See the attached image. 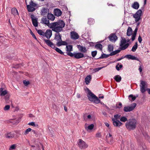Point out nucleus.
I'll use <instances>...</instances> for the list:
<instances>
[{"label": "nucleus", "instance_id": "nucleus-1", "mask_svg": "<svg viewBox=\"0 0 150 150\" xmlns=\"http://www.w3.org/2000/svg\"><path fill=\"white\" fill-rule=\"evenodd\" d=\"M65 26V23L64 22L61 21V23L58 24L57 26H56L52 29V30L56 32L55 34L54 39L58 42L62 41V36L59 33V32L63 30V28Z\"/></svg>", "mask_w": 150, "mask_h": 150}, {"label": "nucleus", "instance_id": "nucleus-2", "mask_svg": "<svg viewBox=\"0 0 150 150\" xmlns=\"http://www.w3.org/2000/svg\"><path fill=\"white\" fill-rule=\"evenodd\" d=\"M41 21L43 23L47 25L50 28L52 29L56 26H58V24L61 23V21H63L61 20H59L56 22L50 23L49 19L48 18H47L46 17L42 18Z\"/></svg>", "mask_w": 150, "mask_h": 150}, {"label": "nucleus", "instance_id": "nucleus-3", "mask_svg": "<svg viewBox=\"0 0 150 150\" xmlns=\"http://www.w3.org/2000/svg\"><path fill=\"white\" fill-rule=\"evenodd\" d=\"M137 121L135 119L129 120L126 122L125 126L126 128L129 130L134 129L136 127Z\"/></svg>", "mask_w": 150, "mask_h": 150}, {"label": "nucleus", "instance_id": "nucleus-4", "mask_svg": "<svg viewBox=\"0 0 150 150\" xmlns=\"http://www.w3.org/2000/svg\"><path fill=\"white\" fill-rule=\"evenodd\" d=\"M88 97L89 100L94 103L98 104L100 103V100L99 98L90 91L89 90L88 93Z\"/></svg>", "mask_w": 150, "mask_h": 150}, {"label": "nucleus", "instance_id": "nucleus-5", "mask_svg": "<svg viewBox=\"0 0 150 150\" xmlns=\"http://www.w3.org/2000/svg\"><path fill=\"white\" fill-rule=\"evenodd\" d=\"M127 42V40L124 38H122L120 42V47L119 48L121 50H124L127 49L129 46V43H127L125 44Z\"/></svg>", "mask_w": 150, "mask_h": 150}, {"label": "nucleus", "instance_id": "nucleus-6", "mask_svg": "<svg viewBox=\"0 0 150 150\" xmlns=\"http://www.w3.org/2000/svg\"><path fill=\"white\" fill-rule=\"evenodd\" d=\"M142 14V11L141 10L139 9L135 14L133 15V17L135 18L136 22H138L140 20Z\"/></svg>", "mask_w": 150, "mask_h": 150}, {"label": "nucleus", "instance_id": "nucleus-7", "mask_svg": "<svg viewBox=\"0 0 150 150\" xmlns=\"http://www.w3.org/2000/svg\"><path fill=\"white\" fill-rule=\"evenodd\" d=\"M136 104L133 103L130 106H125L124 107V111L125 112H130L133 110L136 107Z\"/></svg>", "mask_w": 150, "mask_h": 150}, {"label": "nucleus", "instance_id": "nucleus-8", "mask_svg": "<svg viewBox=\"0 0 150 150\" xmlns=\"http://www.w3.org/2000/svg\"><path fill=\"white\" fill-rule=\"evenodd\" d=\"M79 142L78 143V145L81 149H84L88 147V144L85 142L81 139H79Z\"/></svg>", "mask_w": 150, "mask_h": 150}, {"label": "nucleus", "instance_id": "nucleus-9", "mask_svg": "<svg viewBox=\"0 0 150 150\" xmlns=\"http://www.w3.org/2000/svg\"><path fill=\"white\" fill-rule=\"evenodd\" d=\"M141 83L140 85V91L141 92L143 93H144L146 91V82L144 81H143L142 80H141L140 81Z\"/></svg>", "mask_w": 150, "mask_h": 150}, {"label": "nucleus", "instance_id": "nucleus-10", "mask_svg": "<svg viewBox=\"0 0 150 150\" xmlns=\"http://www.w3.org/2000/svg\"><path fill=\"white\" fill-rule=\"evenodd\" d=\"M43 40L45 43L49 46L51 47L55 50V48L57 47H55V45L50 40H46L45 39H43Z\"/></svg>", "mask_w": 150, "mask_h": 150}, {"label": "nucleus", "instance_id": "nucleus-11", "mask_svg": "<svg viewBox=\"0 0 150 150\" xmlns=\"http://www.w3.org/2000/svg\"><path fill=\"white\" fill-rule=\"evenodd\" d=\"M71 38L73 40H76L79 38V36L76 32L74 31H71L70 32Z\"/></svg>", "mask_w": 150, "mask_h": 150}, {"label": "nucleus", "instance_id": "nucleus-12", "mask_svg": "<svg viewBox=\"0 0 150 150\" xmlns=\"http://www.w3.org/2000/svg\"><path fill=\"white\" fill-rule=\"evenodd\" d=\"M31 19L33 25L35 27H37L38 26L37 18H36L33 14L31 15Z\"/></svg>", "mask_w": 150, "mask_h": 150}, {"label": "nucleus", "instance_id": "nucleus-13", "mask_svg": "<svg viewBox=\"0 0 150 150\" xmlns=\"http://www.w3.org/2000/svg\"><path fill=\"white\" fill-rule=\"evenodd\" d=\"M113 121V125L116 127H119L122 125V123L120 122L119 120H116L115 119H112Z\"/></svg>", "mask_w": 150, "mask_h": 150}, {"label": "nucleus", "instance_id": "nucleus-14", "mask_svg": "<svg viewBox=\"0 0 150 150\" xmlns=\"http://www.w3.org/2000/svg\"><path fill=\"white\" fill-rule=\"evenodd\" d=\"M49 13V10L48 9L43 8L41 10L40 14L42 16H45L48 14V13Z\"/></svg>", "mask_w": 150, "mask_h": 150}, {"label": "nucleus", "instance_id": "nucleus-15", "mask_svg": "<svg viewBox=\"0 0 150 150\" xmlns=\"http://www.w3.org/2000/svg\"><path fill=\"white\" fill-rule=\"evenodd\" d=\"M52 35V31L50 29L47 30L44 33V36L48 39H49Z\"/></svg>", "mask_w": 150, "mask_h": 150}, {"label": "nucleus", "instance_id": "nucleus-16", "mask_svg": "<svg viewBox=\"0 0 150 150\" xmlns=\"http://www.w3.org/2000/svg\"><path fill=\"white\" fill-rule=\"evenodd\" d=\"M125 58H127L129 59L135 60L140 62L139 59L134 56L131 54H128L125 56Z\"/></svg>", "mask_w": 150, "mask_h": 150}, {"label": "nucleus", "instance_id": "nucleus-17", "mask_svg": "<svg viewBox=\"0 0 150 150\" xmlns=\"http://www.w3.org/2000/svg\"><path fill=\"white\" fill-rule=\"evenodd\" d=\"M54 13L55 16L58 17L61 16L62 12L60 9L56 8L54 10Z\"/></svg>", "mask_w": 150, "mask_h": 150}, {"label": "nucleus", "instance_id": "nucleus-18", "mask_svg": "<svg viewBox=\"0 0 150 150\" xmlns=\"http://www.w3.org/2000/svg\"><path fill=\"white\" fill-rule=\"evenodd\" d=\"M109 40L111 41H115L117 39V36L115 34H111L108 37Z\"/></svg>", "mask_w": 150, "mask_h": 150}, {"label": "nucleus", "instance_id": "nucleus-19", "mask_svg": "<svg viewBox=\"0 0 150 150\" xmlns=\"http://www.w3.org/2000/svg\"><path fill=\"white\" fill-rule=\"evenodd\" d=\"M77 47L80 51L83 53H85L86 52L87 50L85 47L79 45H77Z\"/></svg>", "mask_w": 150, "mask_h": 150}, {"label": "nucleus", "instance_id": "nucleus-20", "mask_svg": "<svg viewBox=\"0 0 150 150\" xmlns=\"http://www.w3.org/2000/svg\"><path fill=\"white\" fill-rule=\"evenodd\" d=\"M83 54L81 52L75 53L74 58L76 59H79L84 57Z\"/></svg>", "mask_w": 150, "mask_h": 150}, {"label": "nucleus", "instance_id": "nucleus-21", "mask_svg": "<svg viewBox=\"0 0 150 150\" xmlns=\"http://www.w3.org/2000/svg\"><path fill=\"white\" fill-rule=\"evenodd\" d=\"M92 79L91 76L90 75H87L85 79V82L87 85L91 81Z\"/></svg>", "mask_w": 150, "mask_h": 150}, {"label": "nucleus", "instance_id": "nucleus-22", "mask_svg": "<svg viewBox=\"0 0 150 150\" xmlns=\"http://www.w3.org/2000/svg\"><path fill=\"white\" fill-rule=\"evenodd\" d=\"M8 94L7 91L4 90L3 88H0V95L1 96H4L5 95Z\"/></svg>", "mask_w": 150, "mask_h": 150}, {"label": "nucleus", "instance_id": "nucleus-23", "mask_svg": "<svg viewBox=\"0 0 150 150\" xmlns=\"http://www.w3.org/2000/svg\"><path fill=\"white\" fill-rule=\"evenodd\" d=\"M11 13L13 14L14 16H16L18 15V13L17 9L15 8H13L11 9Z\"/></svg>", "mask_w": 150, "mask_h": 150}, {"label": "nucleus", "instance_id": "nucleus-24", "mask_svg": "<svg viewBox=\"0 0 150 150\" xmlns=\"http://www.w3.org/2000/svg\"><path fill=\"white\" fill-rule=\"evenodd\" d=\"M47 17L49 20L53 21L55 19V17L51 13H48L47 15Z\"/></svg>", "mask_w": 150, "mask_h": 150}, {"label": "nucleus", "instance_id": "nucleus-25", "mask_svg": "<svg viewBox=\"0 0 150 150\" xmlns=\"http://www.w3.org/2000/svg\"><path fill=\"white\" fill-rule=\"evenodd\" d=\"M67 44V42L64 41H59L57 42V45L58 46H60L62 45H65Z\"/></svg>", "mask_w": 150, "mask_h": 150}, {"label": "nucleus", "instance_id": "nucleus-26", "mask_svg": "<svg viewBox=\"0 0 150 150\" xmlns=\"http://www.w3.org/2000/svg\"><path fill=\"white\" fill-rule=\"evenodd\" d=\"M132 7L134 8L137 9L139 7V4L138 2H134L132 5Z\"/></svg>", "mask_w": 150, "mask_h": 150}, {"label": "nucleus", "instance_id": "nucleus-27", "mask_svg": "<svg viewBox=\"0 0 150 150\" xmlns=\"http://www.w3.org/2000/svg\"><path fill=\"white\" fill-rule=\"evenodd\" d=\"M114 79L117 82H120L121 80V77L119 75L115 76L114 77Z\"/></svg>", "mask_w": 150, "mask_h": 150}, {"label": "nucleus", "instance_id": "nucleus-28", "mask_svg": "<svg viewBox=\"0 0 150 150\" xmlns=\"http://www.w3.org/2000/svg\"><path fill=\"white\" fill-rule=\"evenodd\" d=\"M121 50L119 48L118 50H117L113 52H111V53L110 54V56H112L115 55L116 54L120 52Z\"/></svg>", "mask_w": 150, "mask_h": 150}, {"label": "nucleus", "instance_id": "nucleus-29", "mask_svg": "<svg viewBox=\"0 0 150 150\" xmlns=\"http://www.w3.org/2000/svg\"><path fill=\"white\" fill-rule=\"evenodd\" d=\"M95 47L97 49H99L100 50H102L103 48V45L100 43H98L96 44L95 46Z\"/></svg>", "mask_w": 150, "mask_h": 150}, {"label": "nucleus", "instance_id": "nucleus-30", "mask_svg": "<svg viewBox=\"0 0 150 150\" xmlns=\"http://www.w3.org/2000/svg\"><path fill=\"white\" fill-rule=\"evenodd\" d=\"M132 30L130 27H129L127 30V35L128 36H130L132 35Z\"/></svg>", "mask_w": 150, "mask_h": 150}, {"label": "nucleus", "instance_id": "nucleus-31", "mask_svg": "<svg viewBox=\"0 0 150 150\" xmlns=\"http://www.w3.org/2000/svg\"><path fill=\"white\" fill-rule=\"evenodd\" d=\"M110 56V54H103L101 55V56H100L99 58H97L96 59H103L105 58H107Z\"/></svg>", "mask_w": 150, "mask_h": 150}, {"label": "nucleus", "instance_id": "nucleus-32", "mask_svg": "<svg viewBox=\"0 0 150 150\" xmlns=\"http://www.w3.org/2000/svg\"><path fill=\"white\" fill-rule=\"evenodd\" d=\"M10 95L9 94H7L5 97L6 102V103H8L9 102V98Z\"/></svg>", "mask_w": 150, "mask_h": 150}, {"label": "nucleus", "instance_id": "nucleus-33", "mask_svg": "<svg viewBox=\"0 0 150 150\" xmlns=\"http://www.w3.org/2000/svg\"><path fill=\"white\" fill-rule=\"evenodd\" d=\"M15 136V134L13 132H10L8 133L7 136H6V137L10 138H12L14 137Z\"/></svg>", "mask_w": 150, "mask_h": 150}, {"label": "nucleus", "instance_id": "nucleus-34", "mask_svg": "<svg viewBox=\"0 0 150 150\" xmlns=\"http://www.w3.org/2000/svg\"><path fill=\"white\" fill-rule=\"evenodd\" d=\"M66 51L67 52H71L72 51V46L71 45L66 46Z\"/></svg>", "mask_w": 150, "mask_h": 150}, {"label": "nucleus", "instance_id": "nucleus-35", "mask_svg": "<svg viewBox=\"0 0 150 150\" xmlns=\"http://www.w3.org/2000/svg\"><path fill=\"white\" fill-rule=\"evenodd\" d=\"M21 119V117H19L18 120H16L15 121L13 122H10L12 123L13 125H16L20 122V120Z\"/></svg>", "mask_w": 150, "mask_h": 150}, {"label": "nucleus", "instance_id": "nucleus-36", "mask_svg": "<svg viewBox=\"0 0 150 150\" xmlns=\"http://www.w3.org/2000/svg\"><path fill=\"white\" fill-rule=\"evenodd\" d=\"M137 42H135L134 45L132 47L131 50L133 52H135L137 48Z\"/></svg>", "mask_w": 150, "mask_h": 150}, {"label": "nucleus", "instance_id": "nucleus-37", "mask_svg": "<svg viewBox=\"0 0 150 150\" xmlns=\"http://www.w3.org/2000/svg\"><path fill=\"white\" fill-rule=\"evenodd\" d=\"M113 46L112 45L109 44L108 45V50L110 52H112L113 50Z\"/></svg>", "mask_w": 150, "mask_h": 150}, {"label": "nucleus", "instance_id": "nucleus-38", "mask_svg": "<svg viewBox=\"0 0 150 150\" xmlns=\"http://www.w3.org/2000/svg\"><path fill=\"white\" fill-rule=\"evenodd\" d=\"M94 127V125L93 124H91L90 125H89L87 127H85V129L87 130H92V129Z\"/></svg>", "mask_w": 150, "mask_h": 150}, {"label": "nucleus", "instance_id": "nucleus-39", "mask_svg": "<svg viewBox=\"0 0 150 150\" xmlns=\"http://www.w3.org/2000/svg\"><path fill=\"white\" fill-rule=\"evenodd\" d=\"M36 8L35 7L29 5V12H32L35 11Z\"/></svg>", "mask_w": 150, "mask_h": 150}, {"label": "nucleus", "instance_id": "nucleus-40", "mask_svg": "<svg viewBox=\"0 0 150 150\" xmlns=\"http://www.w3.org/2000/svg\"><path fill=\"white\" fill-rule=\"evenodd\" d=\"M23 66V65L22 64H17L14 65L13 66V67L16 69H18L21 68V66Z\"/></svg>", "mask_w": 150, "mask_h": 150}, {"label": "nucleus", "instance_id": "nucleus-41", "mask_svg": "<svg viewBox=\"0 0 150 150\" xmlns=\"http://www.w3.org/2000/svg\"><path fill=\"white\" fill-rule=\"evenodd\" d=\"M36 30L38 34H39L40 35L44 36L45 33L43 32V31L42 30H41L36 29Z\"/></svg>", "mask_w": 150, "mask_h": 150}, {"label": "nucleus", "instance_id": "nucleus-42", "mask_svg": "<svg viewBox=\"0 0 150 150\" xmlns=\"http://www.w3.org/2000/svg\"><path fill=\"white\" fill-rule=\"evenodd\" d=\"M29 4H30L29 5L30 6H33L35 7H37V4L35 3H34L32 0H31L30 1Z\"/></svg>", "mask_w": 150, "mask_h": 150}, {"label": "nucleus", "instance_id": "nucleus-43", "mask_svg": "<svg viewBox=\"0 0 150 150\" xmlns=\"http://www.w3.org/2000/svg\"><path fill=\"white\" fill-rule=\"evenodd\" d=\"M115 119L117 121L118 120L121 118V115L120 114L115 115L114 116Z\"/></svg>", "mask_w": 150, "mask_h": 150}, {"label": "nucleus", "instance_id": "nucleus-44", "mask_svg": "<svg viewBox=\"0 0 150 150\" xmlns=\"http://www.w3.org/2000/svg\"><path fill=\"white\" fill-rule=\"evenodd\" d=\"M55 50L58 52L62 54H64V53L59 48L56 47L55 48Z\"/></svg>", "mask_w": 150, "mask_h": 150}, {"label": "nucleus", "instance_id": "nucleus-45", "mask_svg": "<svg viewBox=\"0 0 150 150\" xmlns=\"http://www.w3.org/2000/svg\"><path fill=\"white\" fill-rule=\"evenodd\" d=\"M29 125H31L33 127H38V124H36L34 122H32L29 123Z\"/></svg>", "mask_w": 150, "mask_h": 150}, {"label": "nucleus", "instance_id": "nucleus-46", "mask_svg": "<svg viewBox=\"0 0 150 150\" xmlns=\"http://www.w3.org/2000/svg\"><path fill=\"white\" fill-rule=\"evenodd\" d=\"M120 121L122 122H125L127 121V119L125 117L123 116L120 118Z\"/></svg>", "mask_w": 150, "mask_h": 150}, {"label": "nucleus", "instance_id": "nucleus-47", "mask_svg": "<svg viewBox=\"0 0 150 150\" xmlns=\"http://www.w3.org/2000/svg\"><path fill=\"white\" fill-rule=\"evenodd\" d=\"M105 67H99L98 68H95L93 69V71L94 72H97L100 70V69H102L103 68H104Z\"/></svg>", "mask_w": 150, "mask_h": 150}, {"label": "nucleus", "instance_id": "nucleus-48", "mask_svg": "<svg viewBox=\"0 0 150 150\" xmlns=\"http://www.w3.org/2000/svg\"><path fill=\"white\" fill-rule=\"evenodd\" d=\"M67 55H68L71 57H74L75 55V53H72L71 52H67Z\"/></svg>", "mask_w": 150, "mask_h": 150}, {"label": "nucleus", "instance_id": "nucleus-49", "mask_svg": "<svg viewBox=\"0 0 150 150\" xmlns=\"http://www.w3.org/2000/svg\"><path fill=\"white\" fill-rule=\"evenodd\" d=\"M136 98V96H134L132 94L130 95L129 96V98H132V101H133L134 100H135Z\"/></svg>", "mask_w": 150, "mask_h": 150}, {"label": "nucleus", "instance_id": "nucleus-50", "mask_svg": "<svg viewBox=\"0 0 150 150\" xmlns=\"http://www.w3.org/2000/svg\"><path fill=\"white\" fill-rule=\"evenodd\" d=\"M10 108V105H6L4 108V110H8Z\"/></svg>", "mask_w": 150, "mask_h": 150}, {"label": "nucleus", "instance_id": "nucleus-51", "mask_svg": "<svg viewBox=\"0 0 150 150\" xmlns=\"http://www.w3.org/2000/svg\"><path fill=\"white\" fill-rule=\"evenodd\" d=\"M97 54V51H93L91 52V55L93 57H95Z\"/></svg>", "mask_w": 150, "mask_h": 150}, {"label": "nucleus", "instance_id": "nucleus-52", "mask_svg": "<svg viewBox=\"0 0 150 150\" xmlns=\"http://www.w3.org/2000/svg\"><path fill=\"white\" fill-rule=\"evenodd\" d=\"M29 29L30 31V33L32 35V37H33V38L35 39V40H37V38L35 36V34L32 32L31 29Z\"/></svg>", "mask_w": 150, "mask_h": 150}, {"label": "nucleus", "instance_id": "nucleus-53", "mask_svg": "<svg viewBox=\"0 0 150 150\" xmlns=\"http://www.w3.org/2000/svg\"><path fill=\"white\" fill-rule=\"evenodd\" d=\"M16 147V146L15 144H12L10 147L9 149V150H11V149H14Z\"/></svg>", "mask_w": 150, "mask_h": 150}, {"label": "nucleus", "instance_id": "nucleus-54", "mask_svg": "<svg viewBox=\"0 0 150 150\" xmlns=\"http://www.w3.org/2000/svg\"><path fill=\"white\" fill-rule=\"evenodd\" d=\"M23 83L25 86H28V81H26V80H24Z\"/></svg>", "mask_w": 150, "mask_h": 150}, {"label": "nucleus", "instance_id": "nucleus-55", "mask_svg": "<svg viewBox=\"0 0 150 150\" xmlns=\"http://www.w3.org/2000/svg\"><path fill=\"white\" fill-rule=\"evenodd\" d=\"M138 40L140 43H141L142 40V39L141 37L139 35L138 37Z\"/></svg>", "mask_w": 150, "mask_h": 150}, {"label": "nucleus", "instance_id": "nucleus-56", "mask_svg": "<svg viewBox=\"0 0 150 150\" xmlns=\"http://www.w3.org/2000/svg\"><path fill=\"white\" fill-rule=\"evenodd\" d=\"M136 35H134V34H133L132 36V41H134L135 39V37H136Z\"/></svg>", "mask_w": 150, "mask_h": 150}, {"label": "nucleus", "instance_id": "nucleus-57", "mask_svg": "<svg viewBox=\"0 0 150 150\" xmlns=\"http://www.w3.org/2000/svg\"><path fill=\"white\" fill-rule=\"evenodd\" d=\"M88 23L89 24H91V23H90V21H92V23H93V22H94V20L93 19L90 18L88 19Z\"/></svg>", "mask_w": 150, "mask_h": 150}, {"label": "nucleus", "instance_id": "nucleus-58", "mask_svg": "<svg viewBox=\"0 0 150 150\" xmlns=\"http://www.w3.org/2000/svg\"><path fill=\"white\" fill-rule=\"evenodd\" d=\"M28 134V129H27L25 132L23 133V135H26Z\"/></svg>", "mask_w": 150, "mask_h": 150}, {"label": "nucleus", "instance_id": "nucleus-59", "mask_svg": "<svg viewBox=\"0 0 150 150\" xmlns=\"http://www.w3.org/2000/svg\"><path fill=\"white\" fill-rule=\"evenodd\" d=\"M4 38L3 36H0V42H2L4 40Z\"/></svg>", "mask_w": 150, "mask_h": 150}, {"label": "nucleus", "instance_id": "nucleus-60", "mask_svg": "<svg viewBox=\"0 0 150 150\" xmlns=\"http://www.w3.org/2000/svg\"><path fill=\"white\" fill-rule=\"evenodd\" d=\"M138 27H136V28L135 29V30L134 31V34H134V35H136L137 34V30H138Z\"/></svg>", "mask_w": 150, "mask_h": 150}, {"label": "nucleus", "instance_id": "nucleus-61", "mask_svg": "<svg viewBox=\"0 0 150 150\" xmlns=\"http://www.w3.org/2000/svg\"><path fill=\"white\" fill-rule=\"evenodd\" d=\"M96 137H101V134L100 133H98L96 134Z\"/></svg>", "mask_w": 150, "mask_h": 150}, {"label": "nucleus", "instance_id": "nucleus-62", "mask_svg": "<svg viewBox=\"0 0 150 150\" xmlns=\"http://www.w3.org/2000/svg\"><path fill=\"white\" fill-rule=\"evenodd\" d=\"M23 16H24V17H25V18H28L27 15V13H26V12L24 11V13L23 12Z\"/></svg>", "mask_w": 150, "mask_h": 150}, {"label": "nucleus", "instance_id": "nucleus-63", "mask_svg": "<svg viewBox=\"0 0 150 150\" xmlns=\"http://www.w3.org/2000/svg\"><path fill=\"white\" fill-rule=\"evenodd\" d=\"M119 106H117V108H120L122 106V104L121 103H120L119 104Z\"/></svg>", "mask_w": 150, "mask_h": 150}, {"label": "nucleus", "instance_id": "nucleus-64", "mask_svg": "<svg viewBox=\"0 0 150 150\" xmlns=\"http://www.w3.org/2000/svg\"><path fill=\"white\" fill-rule=\"evenodd\" d=\"M31 134H32V135H33L34 134H36V132H35V131H34V130H32V132H31Z\"/></svg>", "mask_w": 150, "mask_h": 150}]
</instances>
